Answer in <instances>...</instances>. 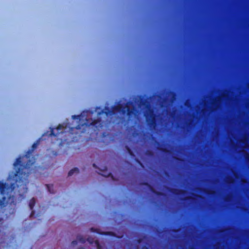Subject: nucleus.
<instances>
[{"instance_id":"nucleus-17","label":"nucleus","mask_w":249,"mask_h":249,"mask_svg":"<svg viewBox=\"0 0 249 249\" xmlns=\"http://www.w3.org/2000/svg\"><path fill=\"white\" fill-rule=\"evenodd\" d=\"M128 151H129V152L131 154L130 150H128Z\"/></svg>"},{"instance_id":"nucleus-16","label":"nucleus","mask_w":249,"mask_h":249,"mask_svg":"<svg viewBox=\"0 0 249 249\" xmlns=\"http://www.w3.org/2000/svg\"><path fill=\"white\" fill-rule=\"evenodd\" d=\"M96 112H97V111H95V112H93V116L94 115V114H96Z\"/></svg>"},{"instance_id":"nucleus-5","label":"nucleus","mask_w":249,"mask_h":249,"mask_svg":"<svg viewBox=\"0 0 249 249\" xmlns=\"http://www.w3.org/2000/svg\"><path fill=\"white\" fill-rule=\"evenodd\" d=\"M35 203H36V200L34 198H33L32 199H31L30 200V201L29 202V206L31 210L33 209V208L35 206Z\"/></svg>"},{"instance_id":"nucleus-18","label":"nucleus","mask_w":249,"mask_h":249,"mask_svg":"<svg viewBox=\"0 0 249 249\" xmlns=\"http://www.w3.org/2000/svg\"><path fill=\"white\" fill-rule=\"evenodd\" d=\"M110 175V173L108 174V176H109Z\"/></svg>"},{"instance_id":"nucleus-2","label":"nucleus","mask_w":249,"mask_h":249,"mask_svg":"<svg viewBox=\"0 0 249 249\" xmlns=\"http://www.w3.org/2000/svg\"><path fill=\"white\" fill-rule=\"evenodd\" d=\"M74 127H70L67 126L65 124H60L56 128H53L51 130V135L57 136L59 134H63L64 133H68L69 134H72L73 133Z\"/></svg>"},{"instance_id":"nucleus-15","label":"nucleus","mask_w":249,"mask_h":249,"mask_svg":"<svg viewBox=\"0 0 249 249\" xmlns=\"http://www.w3.org/2000/svg\"><path fill=\"white\" fill-rule=\"evenodd\" d=\"M93 167H94L96 168V165H95V164H93Z\"/></svg>"},{"instance_id":"nucleus-14","label":"nucleus","mask_w":249,"mask_h":249,"mask_svg":"<svg viewBox=\"0 0 249 249\" xmlns=\"http://www.w3.org/2000/svg\"><path fill=\"white\" fill-rule=\"evenodd\" d=\"M88 241L89 242V243H92L93 241H90L88 239Z\"/></svg>"},{"instance_id":"nucleus-6","label":"nucleus","mask_w":249,"mask_h":249,"mask_svg":"<svg viewBox=\"0 0 249 249\" xmlns=\"http://www.w3.org/2000/svg\"><path fill=\"white\" fill-rule=\"evenodd\" d=\"M79 172L78 169L77 168H75L73 169H71V171H69L68 173L69 176H71L72 175H73L74 173H78Z\"/></svg>"},{"instance_id":"nucleus-4","label":"nucleus","mask_w":249,"mask_h":249,"mask_svg":"<svg viewBox=\"0 0 249 249\" xmlns=\"http://www.w3.org/2000/svg\"><path fill=\"white\" fill-rule=\"evenodd\" d=\"M144 116L149 124L153 125L155 124V115L152 109L150 108H147L144 112Z\"/></svg>"},{"instance_id":"nucleus-8","label":"nucleus","mask_w":249,"mask_h":249,"mask_svg":"<svg viewBox=\"0 0 249 249\" xmlns=\"http://www.w3.org/2000/svg\"><path fill=\"white\" fill-rule=\"evenodd\" d=\"M77 239L78 241L81 243H85L86 242V239L81 236H78L77 238Z\"/></svg>"},{"instance_id":"nucleus-10","label":"nucleus","mask_w":249,"mask_h":249,"mask_svg":"<svg viewBox=\"0 0 249 249\" xmlns=\"http://www.w3.org/2000/svg\"><path fill=\"white\" fill-rule=\"evenodd\" d=\"M38 144V142H36L34 143L33 144V146H32V148H33V150H33L35 149H36L37 147Z\"/></svg>"},{"instance_id":"nucleus-12","label":"nucleus","mask_w":249,"mask_h":249,"mask_svg":"<svg viewBox=\"0 0 249 249\" xmlns=\"http://www.w3.org/2000/svg\"><path fill=\"white\" fill-rule=\"evenodd\" d=\"M34 215V212L33 211H32V213H31L30 216L32 217Z\"/></svg>"},{"instance_id":"nucleus-3","label":"nucleus","mask_w":249,"mask_h":249,"mask_svg":"<svg viewBox=\"0 0 249 249\" xmlns=\"http://www.w3.org/2000/svg\"><path fill=\"white\" fill-rule=\"evenodd\" d=\"M135 110L134 109H130L129 107L126 105L125 107H123L120 105L114 107L113 108L112 113L114 114L117 112L124 114L127 112V114L130 116L132 114L134 113Z\"/></svg>"},{"instance_id":"nucleus-9","label":"nucleus","mask_w":249,"mask_h":249,"mask_svg":"<svg viewBox=\"0 0 249 249\" xmlns=\"http://www.w3.org/2000/svg\"><path fill=\"white\" fill-rule=\"evenodd\" d=\"M3 183H0V194H2L4 192V188Z\"/></svg>"},{"instance_id":"nucleus-1","label":"nucleus","mask_w":249,"mask_h":249,"mask_svg":"<svg viewBox=\"0 0 249 249\" xmlns=\"http://www.w3.org/2000/svg\"><path fill=\"white\" fill-rule=\"evenodd\" d=\"M93 113V112L90 111H84L80 115L72 116L73 120H78V124L75 128L78 130L81 129L83 126L89 127L90 126H95L97 127L101 125V120L99 118L97 120L92 119Z\"/></svg>"},{"instance_id":"nucleus-11","label":"nucleus","mask_w":249,"mask_h":249,"mask_svg":"<svg viewBox=\"0 0 249 249\" xmlns=\"http://www.w3.org/2000/svg\"><path fill=\"white\" fill-rule=\"evenodd\" d=\"M77 244V241H73L72 242V244L74 246L75 245H76Z\"/></svg>"},{"instance_id":"nucleus-19","label":"nucleus","mask_w":249,"mask_h":249,"mask_svg":"<svg viewBox=\"0 0 249 249\" xmlns=\"http://www.w3.org/2000/svg\"><path fill=\"white\" fill-rule=\"evenodd\" d=\"M183 199H186V197H184Z\"/></svg>"},{"instance_id":"nucleus-7","label":"nucleus","mask_w":249,"mask_h":249,"mask_svg":"<svg viewBox=\"0 0 249 249\" xmlns=\"http://www.w3.org/2000/svg\"><path fill=\"white\" fill-rule=\"evenodd\" d=\"M47 187L48 190V191L51 194H54V192L53 191V185H47Z\"/></svg>"},{"instance_id":"nucleus-13","label":"nucleus","mask_w":249,"mask_h":249,"mask_svg":"<svg viewBox=\"0 0 249 249\" xmlns=\"http://www.w3.org/2000/svg\"><path fill=\"white\" fill-rule=\"evenodd\" d=\"M1 215H2V214L0 213V221H1L2 219V218L1 217Z\"/></svg>"}]
</instances>
